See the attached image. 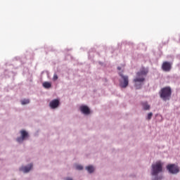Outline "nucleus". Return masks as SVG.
<instances>
[{"label":"nucleus","instance_id":"f8f14e48","mask_svg":"<svg viewBox=\"0 0 180 180\" xmlns=\"http://www.w3.org/2000/svg\"><path fill=\"white\" fill-rule=\"evenodd\" d=\"M142 106L144 110H150V105H148V103L147 102L142 103Z\"/></svg>","mask_w":180,"mask_h":180},{"label":"nucleus","instance_id":"39448f33","mask_svg":"<svg viewBox=\"0 0 180 180\" xmlns=\"http://www.w3.org/2000/svg\"><path fill=\"white\" fill-rule=\"evenodd\" d=\"M162 70L165 71V72H169V71L172 70V63L168 61L163 62L162 64Z\"/></svg>","mask_w":180,"mask_h":180},{"label":"nucleus","instance_id":"9d476101","mask_svg":"<svg viewBox=\"0 0 180 180\" xmlns=\"http://www.w3.org/2000/svg\"><path fill=\"white\" fill-rule=\"evenodd\" d=\"M33 168V165L30 164L28 166H25V167H21L20 168V171H22V172L25 173H27L30 171V169H32Z\"/></svg>","mask_w":180,"mask_h":180},{"label":"nucleus","instance_id":"f03ea898","mask_svg":"<svg viewBox=\"0 0 180 180\" xmlns=\"http://www.w3.org/2000/svg\"><path fill=\"white\" fill-rule=\"evenodd\" d=\"M171 95H172V90L169 86L164 87L160 91V98L163 101H169L171 99Z\"/></svg>","mask_w":180,"mask_h":180},{"label":"nucleus","instance_id":"423d86ee","mask_svg":"<svg viewBox=\"0 0 180 180\" xmlns=\"http://www.w3.org/2000/svg\"><path fill=\"white\" fill-rule=\"evenodd\" d=\"M167 169L170 174H178V172H179V168L175 165H168L167 166Z\"/></svg>","mask_w":180,"mask_h":180},{"label":"nucleus","instance_id":"f257e3e1","mask_svg":"<svg viewBox=\"0 0 180 180\" xmlns=\"http://www.w3.org/2000/svg\"><path fill=\"white\" fill-rule=\"evenodd\" d=\"M148 74V70L143 68L139 72H136V77L133 79L134 86L136 89H141L144 81H146V75Z\"/></svg>","mask_w":180,"mask_h":180},{"label":"nucleus","instance_id":"0eeeda50","mask_svg":"<svg viewBox=\"0 0 180 180\" xmlns=\"http://www.w3.org/2000/svg\"><path fill=\"white\" fill-rule=\"evenodd\" d=\"M21 137L17 139L18 143H22V141L27 137H29V134L25 130L20 131Z\"/></svg>","mask_w":180,"mask_h":180},{"label":"nucleus","instance_id":"f3484780","mask_svg":"<svg viewBox=\"0 0 180 180\" xmlns=\"http://www.w3.org/2000/svg\"><path fill=\"white\" fill-rule=\"evenodd\" d=\"M76 168L81 171L82 169H83L84 167L82 165H77Z\"/></svg>","mask_w":180,"mask_h":180},{"label":"nucleus","instance_id":"20e7f679","mask_svg":"<svg viewBox=\"0 0 180 180\" xmlns=\"http://www.w3.org/2000/svg\"><path fill=\"white\" fill-rule=\"evenodd\" d=\"M120 76L122 79V81L120 82L121 88H127L129 85V76H124L122 73H120Z\"/></svg>","mask_w":180,"mask_h":180},{"label":"nucleus","instance_id":"6ab92c4d","mask_svg":"<svg viewBox=\"0 0 180 180\" xmlns=\"http://www.w3.org/2000/svg\"><path fill=\"white\" fill-rule=\"evenodd\" d=\"M117 70H119V71H120V70H122V68L118 67V68H117Z\"/></svg>","mask_w":180,"mask_h":180},{"label":"nucleus","instance_id":"7ed1b4c3","mask_svg":"<svg viewBox=\"0 0 180 180\" xmlns=\"http://www.w3.org/2000/svg\"><path fill=\"white\" fill-rule=\"evenodd\" d=\"M162 165L163 164L161 161H158L155 164L152 165L151 174L153 176H157V175L162 171Z\"/></svg>","mask_w":180,"mask_h":180},{"label":"nucleus","instance_id":"4468645a","mask_svg":"<svg viewBox=\"0 0 180 180\" xmlns=\"http://www.w3.org/2000/svg\"><path fill=\"white\" fill-rule=\"evenodd\" d=\"M30 101L29 99H24L21 101L22 105H27V103H30Z\"/></svg>","mask_w":180,"mask_h":180},{"label":"nucleus","instance_id":"ddd939ff","mask_svg":"<svg viewBox=\"0 0 180 180\" xmlns=\"http://www.w3.org/2000/svg\"><path fill=\"white\" fill-rule=\"evenodd\" d=\"M86 171L89 172V174H92L94 171H95V169L93 167V166H88L86 167Z\"/></svg>","mask_w":180,"mask_h":180},{"label":"nucleus","instance_id":"aec40b11","mask_svg":"<svg viewBox=\"0 0 180 180\" xmlns=\"http://www.w3.org/2000/svg\"><path fill=\"white\" fill-rule=\"evenodd\" d=\"M155 180H158V179H155Z\"/></svg>","mask_w":180,"mask_h":180},{"label":"nucleus","instance_id":"6e6552de","mask_svg":"<svg viewBox=\"0 0 180 180\" xmlns=\"http://www.w3.org/2000/svg\"><path fill=\"white\" fill-rule=\"evenodd\" d=\"M59 105L60 101H58V99H54L49 103V106L51 109H56V108H58Z\"/></svg>","mask_w":180,"mask_h":180},{"label":"nucleus","instance_id":"dca6fc26","mask_svg":"<svg viewBox=\"0 0 180 180\" xmlns=\"http://www.w3.org/2000/svg\"><path fill=\"white\" fill-rule=\"evenodd\" d=\"M53 79V81H57V79H58V76L57 75V74H54Z\"/></svg>","mask_w":180,"mask_h":180},{"label":"nucleus","instance_id":"2eb2a0df","mask_svg":"<svg viewBox=\"0 0 180 180\" xmlns=\"http://www.w3.org/2000/svg\"><path fill=\"white\" fill-rule=\"evenodd\" d=\"M151 117H153V112H149L148 114L147 120H151Z\"/></svg>","mask_w":180,"mask_h":180},{"label":"nucleus","instance_id":"a211bd4d","mask_svg":"<svg viewBox=\"0 0 180 180\" xmlns=\"http://www.w3.org/2000/svg\"><path fill=\"white\" fill-rule=\"evenodd\" d=\"M66 180H72V179H71V178H70V177H68V178L66 179Z\"/></svg>","mask_w":180,"mask_h":180},{"label":"nucleus","instance_id":"9b49d317","mask_svg":"<svg viewBox=\"0 0 180 180\" xmlns=\"http://www.w3.org/2000/svg\"><path fill=\"white\" fill-rule=\"evenodd\" d=\"M42 86H44V88L46 89H50V88H51V83L49 82H44L42 84Z\"/></svg>","mask_w":180,"mask_h":180},{"label":"nucleus","instance_id":"1a4fd4ad","mask_svg":"<svg viewBox=\"0 0 180 180\" xmlns=\"http://www.w3.org/2000/svg\"><path fill=\"white\" fill-rule=\"evenodd\" d=\"M80 110L82 112L84 113V115H89L91 113V110H89V108L86 105H82L80 106Z\"/></svg>","mask_w":180,"mask_h":180}]
</instances>
